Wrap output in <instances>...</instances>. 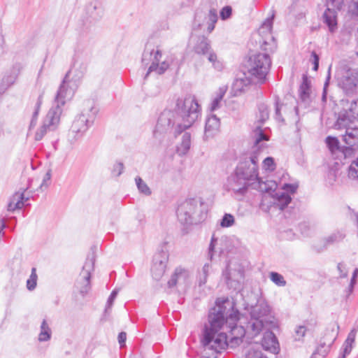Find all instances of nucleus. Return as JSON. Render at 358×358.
<instances>
[{"instance_id": "obj_39", "label": "nucleus", "mask_w": 358, "mask_h": 358, "mask_svg": "<svg viewBox=\"0 0 358 358\" xmlns=\"http://www.w3.org/2000/svg\"><path fill=\"white\" fill-rule=\"evenodd\" d=\"M259 110V120L258 121L263 124L269 117V110L267 105L265 103H260L258 106Z\"/></svg>"}, {"instance_id": "obj_17", "label": "nucleus", "mask_w": 358, "mask_h": 358, "mask_svg": "<svg viewBox=\"0 0 358 358\" xmlns=\"http://www.w3.org/2000/svg\"><path fill=\"white\" fill-rule=\"evenodd\" d=\"M222 277L230 289L238 290L241 287V280L244 278V271L241 268L231 269L229 265H227L222 273Z\"/></svg>"}, {"instance_id": "obj_1", "label": "nucleus", "mask_w": 358, "mask_h": 358, "mask_svg": "<svg viewBox=\"0 0 358 358\" xmlns=\"http://www.w3.org/2000/svg\"><path fill=\"white\" fill-rule=\"evenodd\" d=\"M175 112L163 111L158 118L154 131V136L160 138L161 135L173 129L176 136L189 129L201 115V107L195 96L191 94L179 97L176 100Z\"/></svg>"}, {"instance_id": "obj_14", "label": "nucleus", "mask_w": 358, "mask_h": 358, "mask_svg": "<svg viewBox=\"0 0 358 358\" xmlns=\"http://www.w3.org/2000/svg\"><path fill=\"white\" fill-rule=\"evenodd\" d=\"M93 270V262L87 259L83 266V270L80 272L79 277L76 281V287L79 292L85 296L90 290V278L91 271Z\"/></svg>"}, {"instance_id": "obj_55", "label": "nucleus", "mask_w": 358, "mask_h": 358, "mask_svg": "<svg viewBox=\"0 0 358 358\" xmlns=\"http://www.w3.org/2000/svg\"><path fill=\"white\" fill-rule=\"evenodd\" d=\"M16 80V76H8L4 77L2 79L1 84L5 85V87L8 89L10 85H12Z\"/></svg>"}, {"instance_id": "obj_31", "label": "nucleus", "mask_w": 358, "mask_h": 358, "mask_svg": "<svg viewBox=\"0 0 358 358\" xmlns=\"http://www.w3.org/2000/svg\"><path fill=\"white\" fill-rule=\"evenodd\" d=\"M255 182H256L255 188L259 189V190L262 192L268 193L271 196L276 192L275 189L277 184L274 181L267 180L266 182H264L262 178H259V180H256Z\"/></svg>"}, {"instance_id": "obj_8", "label": "nucleus", "mask_w": 358, "mask_h": 358, "mask_svg": "<svg viewBox=\"0 0 358 358\" xmlns=\"http://www.w3.org/2000/svg\"><path fill=\"white\" fill-rule=\"evenodd\" d=\"M162 56V51L158 48L155 50L151 48L150 45L145 47L141 61L143 65L145 66H150L145 78H146L151 72H156L158 75H162L169 68L170 64L167 59L160 62Z\"/></svg>"}, {"instance_id": "obj_36", "label": "nucleus", "mask_w": 358, "mask_h": 358, "mask_svg": "<svg viewBox=\"0 0 358 358\" xmlns=\"http://www.w3.org/2000/svg\"><path fill=\"white\" fill-rule=\"evenodd\" d=\"M345 237L343 231H336L325 238L324 244L326 246L342 241Z\"/></svg>"}, {"instance_id": "obj_52", "label": "nucleus", "mask_w": 358, "mask_h": 358, "mask_svg": "<svg viewBox=\"0 0 358 358\" xmlns=\"http://www.w3.org/2000/svg\"><path fill=\"white\" fill-rule=\"evenodd\" d=\"M124 170V164L122 162H117L113 165L112 174L115 176H120Z\"/></svg>"}, {"instance_id": "obj_56", "label": "nucleus", "mask_w": 358, "mask_h": 358, "mask_svg": "<svg viewBox=\"0 0 358 358\" xmlns=\"http://www.w3.org/2000/svg\"><path fill=\"white\" fill-rule=\"evenodd\" d=\"M208 19L209 22L215 24L217 21V13L215 8H211L208 14Z\"/></svg>"}, {"instance_id": "obj_40", "label": "nucleus", "mask_w": 358, "mask_h": 358, "mask_svg": "<svg viewBox=\"0 0 358 358\" xmlns=\"http://www.w3.org/2000/svg\"><path fill=\"white\" fill-rule=\"evenodd\" d=\"M210 266L208 263H206L203 265L201 271L199 274V285L201 286L206 284L207 281V278L208 275V273L210 271Z\"/></svg>"}, {"instance_id": "obj_7", "label": "nucleus", "mask_w": 358, "mask_h": 358, "mask_svg": "<svg viewBox=\"0 0 358 358\" xmlns=\"http://www.w3.org/2000/svg\"><path fill=\"white\" fill-rule=\"evenodd\" d=\"M97 110L91 106L87 111L83 110L73 120L69 133L71 143L80 139L94 122Z\"/></svg>"}, {"instance_id": "obj_28", "label": "nucleus", "mask_w": 358, "mask_h": 358, "mask_svg": "<svg viewBox=\"0 0 358 358\" xmlns=\"http://www.w3.org/2000/svg\"><path fill=\"white\" fill-rule=\"evenodd\" d=\"M189 277V271L182 267L176 268L174 273L172 275L171 279L168 281L169 287L171 288L176 285L177 282L182 280L185 282Z\"/></svg>"}, {"instance_id": "obj_13", "label": "nucleus", "mask_w": 358, "mask_h": 358, "mask_svg": "<svg viewBox=\"0 0 358 358\" xmlns=\"http://www.w3.org/2000/svg\"><path fill=\"white\" fill-rule=\"evenodd\" d=\"M60 110L57 108H50L43 121L42 125L35 134L34 139L37 141L42 140L45 135L55 130L60 122Z\"/></svg>"}, {"instance_id": "obj_33", "label": "nucleus", "mask_w": 358, "mask_h": 358, "mask_svg": "<svg viewBox=\"0 0 358 358\" xmlns=\"http://www.w3.org/2000/svg\"><path fill=\"white\" fill-rule=\"evenodd\" d=\"M191 146V135L189 132H185L182 141L177 146V152L179 155H185L187 153Z\"/></svg>"}, {"instance_id": "obj_62", "label": "nucleus", "mask_w": 358, "mask_h": 358, "mask_svg": "<svg viewBox=\"0 0 358 358\" xmlns=\"http://www.w3.org/2000/svg\"><path fill=\"white\" fill-rule=\"evenodd\" d=\"M217 241V239L215 237V235H213L211 237L210 243L209 248H208V254H209V256L210 258H212V257H213V253L215 246Z\"/></svg>"}, {"instance_id": "obj_26", "label": "nucleus", "mask_w": 358, "mask_h": 358, "mask_svg": "<svg viewBox=\"0 0 358 358\" xmlns=\"http://www.w3.org/2000/svg\"><path fill=\"white\" fill-rule=\"evenodd\" d=\"M220 125V120L216 115H213L209 117L206 122L205 136L206 138L212 137L219 129Z\"/></svg>"}, {"instance_id": "obj_61", "label": "nucleus", "mask_w": 358, "mask_h": 358, "mask_svg": "<svg viewBox=\"0 0 358 358\" xmlns=\"http://www.w3.org/2000/svg\"><path fill=\"white\" fill-rule=\"evenodd\" d=\"M42 99H43V96L40 95L38 96L37 102L36 103V108H35V110H34V112L33 113L32 118H34V119L37 120L38 112H39L41 103H42Z\"/></svg>"}, {"instance_id": "obj_60", "label": "nucleus", "mask_w": 358, "mask_h": 358, "mask_svg": "<svg viewBox=\"0 0 358 358\" xmlns=\"http://www.w3.org/2000/svg\"><path fill=\"white\" fill-rule=\"evenodd\" d=\"M311 57H312V62L313 64V69L316 71H317V69L319 68V60H320L319 56L316 54L315 52L313 51L311 53Z\"/></svg>"}, {"instance_id": "obj_59", "label": "nucleus", "mask_w": 358, "mask_h": 358, "mask_svg": "<svg viewBox=\"0 0 358 358\" xmlns=\"http://www.w3.org/2000/svg\"><path fill=\"white\" fill-rule=\"evenodd\" d=\"M337 268L340 273V278H346L348 276V270L343 263H338Z\"/></svg>"}, {"instance_id": "obj_42", "label": "nucleus", "mask_w": 358, "mask_h": 358, "mask_svg": "<svg viewBox=\"0 0 358 358\" xmlns=\"http://www.w3.org/2000/svg\"><path fill=\"white\" fill-rule=\"evenodd\" d=\"M270 278L278 286L284 287L286 285V281L283 276L277 272H271L270 273Z\"/></svg>"}, {"instance_id": "obj_20", "label": "nucleus", "mask_w": 358, "mask_h": 358, "mask_svg": "<svg viewBox=\"0 0 358 358\" xmlns=\"http://www.w3.org/2000/svg\"><path fill=\"white\" fill-rule=\"evenodd\" d=\"M213 49L210 40L204 36H199L194 38L193 51L198 55L206 57Z\"/></svg>"}, {"instance_id": "obj_64", "label": "nucleus", "mask_w": 358, "mask_h": 358, "mask_svg": "<svg viewBox=\"0 0 358 358\" xmlns=\"http://www.w3.org/2000/svg\"><path fill=\"white\" fill-rule=\"evenodd\" d=\"M127 339V334L124 331L120 332L118 335V342L121 347H122Z\"/></svg>"}, {"instance_id": "obj_9", "label": "nucleus", "mask_w": 358, "mask_h": 358, "mask_svg": "<svg viewBox=\"0 0 358 358\" xmlns=\"http://www.w3.org/2000/svg\"><path fill=\"white\" fill-rule=\"evenodd\" d=\"M259 156L256 151L243 155L236 169L240 175L245 176L252 185L256 180H259Z\"/></svg>"}, {"instance_id": "obj_44", "label": "nucleus", "mask_w": 358, "mask_h": 358, "mask_svg": "<svg viewBox=\"0 0 358 358\" xmlns=\"http://www.w3.org/2000/svg\"><path fill=\"white\" fill-rule=\"evenodd\" d=\"M326 143L331 150L339 149V141L336 137L329 136L326 138Z\"/></svg>"}, {"instance_id": "obj_47", "label": "nucleus", "mask_w": 358, "mask_h": 358, "mask_svg": "<svg viewBox=\"0 0 358 358\" xmlns=\"http://www.w3.org/2000/svg\"><path fill=\"white\" fill-rule=\"evenodd\" d=\"M349 13L355 20H358V0L352 1L349 5Z\"/></svg>"}, {"instance_id": "obj_27", "label": "nucleus", "mask_w": 358, "mask_h": 358, "mask_svg": "<svg viewBox=\"0 0 358 358\" xmlns=\"http://www.w3.org/2000/svg\"><path fill=\"white\" fill-rule=\"evenodd\" d=\"M274 199V204L280 209L284 210L291 202L292 198L290 195L285 192H277L272 194Z\"/></svg>"}, {"instance_id": "obj_48", "label": "nucleus", "mask_w": 358, "mask_h": 358, "mask_svg": "<svg viewBox=\"0 0 358 358\" xmlns=\"http://www.w3.org/2000/svg\"><path fill=\"white\" fill-rule=\"evenodd\" d=\"M245 358H267L260 350L250 349L245 355Z\"/></svg>"}, {"instance_id": "obj_50", "label": "nucleus", "mask_w": 358, "mask_h": 358, "mask_svg": "<svg viewBox=\"0 0 358 358\" xmlns=\"http://www.w3.org/2000/svg\"><path fill=\"white\" fill-rule=\"evenodd\" d=\"M232 13V8L229 6H226L220 10V17L222 20H225L230 17Z\"/></svg>"}, {"instance_id": "obj_18", "label": "nucleus", "mask_w": 358, "mask_h": 358, "mask_svg": "<svg viewBox=\"0 0 358 358\" xmlns=\"http://www.w3.org/2000/svg\"><path fill=\"white\" fill-rule=\"evenodd\" d=\"M339 86L346 94H352L358 87V71L348 72L338 82Z\"/></svg>"}, {"instance_id": "obj_3", "label": "nucleus", "mask_w": 358, "mask_h": 358, "mask_svg": "<svg viewBox=\"0 0 358 358\" xmlns=\"http://www.w3.org/2000/svg\"><path fill=\"white\" fill-rule=\"evenodd\" d=\"M272 19H267L260 27L259 34L268 33L266 39L260 41L261 49L264 53H257L250 57L247 64L248 73L253 77L259 84H263L266 80V76L270 71L271 59L269 53L273 52L277 45L271 34Z\"/></svg>"}, {"instance_id": "obj_43", "label": "nucleus", "mask_w": 358, "mask_h": 358, "mask_svg": "<svg viewBox=\"0 0 358 358\" xmlns=\"http://www.w3.org/2000/svg\"><path fill=\"white\" fill-rule=\"evenodd\" d=\"M348 176L352 179L358 178V158L354 160L349 166Z\"/></svg>"}, {"instance_id": "obj_35", "label": "nucleus", "mask_w": 358, "mask_h": 358, "mask_svg": "<svg viewBox=\"0 0 358 358\" xmlns=\"http://www.w3.org/2000/svg\"><path fill=\"white\" fill-rule=\"evenodd\" d=\"M227 89V87H222L219 88V90L216 92L215 97L213 99L210 104L211 111H215L220 108L221 102L226 94Z\"/></svg>"}, {"instance_id": "obj_45", "label": "nucleus", "mask_w": 358, "mask_h": 358, "mask_svg": "<svg viewBox=\"0 0 358 358\" xmlns=\"http://www.w3.org/2000/svg\"><path fill=\"white\" fill-rule=\"evenodd\" d=\"M234 224V217L231 214L226 213L223 216L220 225L222 227H229Z\"/></svg>"}, {"instance_id": "obj_29", "label": "nucleus", "mask_w": 358, "mask_h": 358, "mask_svg": "<svg viewBox=\"0 0 358 358\" xmlns=\"http://www.w3.org/2000/svg\"><path fill=\"white\" fill-rule=\"evenodd\" d=\"M24 192H16L10 199L7 209L8 211H14L20 209L24 206Z\"/></svg>"}, {"instance_id": "obj_25", "label": "nucleus", "mask_w": 358, "mask_h": 358, "mask_svg": "<svg viewBox=\"0 0 358 358\" xmlns=\"http://www.w3.org/2000/svg\"><path fill=\"white\" fill-rule=\"evenodd\" d=\"M310 81L307 76H303L302 83H301L299 89V94L301 101L305 103H308L310 101Z\"/></svg>"}, {"instance_id": "obj_30", "label": "nucleus", "mask_w": 358, "mask_h": 358, "mask_svg": "<svg viewBox=\"0 0 358 358\" xmlns=\"http://www.w3.org/2000/svg\"><path fill=\"white\" fill-rule=\"evenodd\" d=\"M338 329H339V326L337 324V331L334 334V337L331 338L327 342H326L325 341H321L320 345L316 348L315 352L313 353V355H320L324 357L328 354L331 346L332 345V344L334 343V341L336 339Z\"/></svg>"}, {"instance_id": "obj_4", "label": "nucleus", "mask_w": 358, "mask_h": 358, "mask_svg": "<svg viewBox=\"0 0 358 358\" xmlns=\"http://www.w3.org/2000/svg\"><path fill=\"white\" fill-rule=\"evenodd\" d=\"M234 306V303L228 298L217 299L215 306L209 310L208 324H205L203 332H218L227 328L234 334V331L241 328L236 324L239 312Z\"/></svg>"}, {"instance_id": "obj_53", "label": "nucleus", "mask_w": 358, "mask_h": 358, "mask_svg": "<svg viewBox=\"0 0 358 358\" xmlns=\"http://www.w3.org/2000/svg\"><path fill=\"white\" fill-rule=\"evenodd\" d=\"M327 8L341 9L342 7L341 0H327L326 1Z\"/></svg>"}, {"instance_id": "obj_21", "label": "nucleus", "mask_w": 358, "mask_h": 358, "mask_svg": "<svg viewBox=\"0 0 358 358\" xmlns=\"http://www.w3.org/2000/svg\"><path fill=\"white\" fill-rule=\"evenodd\" d=\"M252 83L259 84L256 80L250 76L247 72H243L238 75L234 82L233 87L236 92H243L245 87Z\"/></svg>"}, {"instance_id": "obj_57", "label": "nucleus", "mask_w": 358, "mask_h": 358, "mask_svg": "<svg viewBox=\"0 0 358 358\" xmlns=\"http://www.w3.org/2000/svg\"><path fill=\"white\" fill-rule=\"evenodd\" d=\"M297 188H298V185H296V184L285 183V184H284V185L282 187V189L284 190H285L287 192V193L289 192L291 194L295 193Z\"/></svg>"}, {"instance_id": "obj_2", "label": "nucleus", "mask_w": 358, "mask_h": 358, "mask_svg": "<svg viewBox=\"0 0 358 358\" xmlns=\"http://www.w3.org/2000/svg\"><path fill=\"white\" fill-rule=\"evenodd\" d=\"M276 323L271 308L264 300H259L252 306L250 311V319L246 323V329L253 336H257L263 329H268L262 338V346L266 350L276 354L279 351V343L275 334L270 331Z\"/></svg>"}, {"instance_id": "obj_37", "label": "nucleus", "mask_w": 358, "mask_h": 358, "mask_svg": "<svg viewBox=\"0 0 358 358\" xmlns=\"http://www.w3.org/2000/svg\"><path fill=\"white\" fill-rule=\"evenodd\" d=\"M52 334L51 329L49 327L45 320H43L41 325V332L38 335V340L41 342L48 341L50 339Z\"/></svg>"}, {"instance_id": "obj_63", "label": "nucleus", "mask_w": 358, "mask_h": 358, "mask_svg": "<svg viewBox=\"0 0 358 358\" xmlns=\"http://www.w3.org/2000/svg\"><path fill=\"white\" fill-rule=\"evenodd\" d=\"M354 342L349 341L348 339H346L343 343V351L345 352V354H350L352 348V344Z\"/></svg>"}, {"instance_id": "obj_58", "label": "nucleus", "mask_w": 358, "mask_h": 358, "mask_svg": "<svg viewBox=\"0 0 358 358\" xmlns=\"http://www.w3.org/2000/svg\"><path fill=\"white\" fill-rule=\"evenodd\" d=\"M306 331V328L305 326H299L295 333H296V340H300L305 336Z\"/></svg>"}, {"instance_id": "obj_41", "label": "nucleus", "mask_w": 358, "mask_h": 358, "mask_svg": "<svg viewBox=\"0 0 358 358\" xmlns=\"http://www.w3.org/2000/svg\"><path fill=\"white\" fill-rule=\"evenodd\" d=\"M37 274L35 268H32L29 278L27 280V287L29 290H34L36 287Z\"/></svg>"}, {"instance_id": "obj_49", "label": "nucleus", "mask_w": 358, "mask_h": 358, "mask_svg": "<svg viewBox=\"0 0 358 358\" xmlns=\"http://www.w3.org/2000/svg\"><path fill=\"white\" fill-rule=\"evenodd\" d=\"M117 293H118V291L116 289L113 290L112 292L110 293V294L108 299L106 307L105 309L106 313H107L108 310L111 308V306H113V301H114L115 299L116 298Z\"/></svg>"}, {"instance_id": "obj_22", "label": "nucleus", "mask_w": 358, "mask_h": 358, "mask_svg": "<svg viewBox=\"0 0 358 358\" xmlns=\"http://www.w3.org/2000/svg\"><path fill=\"white\" fill-rule=\"evenodd\" d=\"M252 136L254 140L252 151H256L259 155L260 150L264 148L263 141H268V137L266 135L261 128V125H257L252 131Z\"/></svg>"}, {"instance_id": "obj_24", "label": "nucleus", "mask_w": 358, "mask_h": 358, "mask_svg": "<svg viewBox=\"0 0 358 358\" xmlns=\"http://www.w3.org/2000/svg\"><path fill=\"white\" fill-rule=\"evenodd\" d=\"M339 10L327 8L323 14L324 22L331 32H334L337 29V11Z\"/></svg>"}, {"instance_id": "obj_32", "label": "nucleus", "mask_w": 358, "mask_h": 358, "mask_svg": "<svg viewBox=\"0 0 358 358\" xmlns=\"http://www.w3.org/2000/svg\"><path fill=\"white\" fill-rule=\"evenodd\" d=\"M87 10L92 17L94 20H99L103 15L104 6L102 2L94 1L88 6Z\"/></svg>"}, {"instance_id": "obj_10", "label": "nucleus", "mask_w": 358, "mask_h": 358, "mask_svg": "<svg viewBox=\"0 0 358 358\" xmlns=\"http://www.w3.org/2000/svg\"><path fill=\"white\" fill-rule=\"evenodd\" d=\"M342 110L335 124V128L346 127L354 120L358 121V98L354 99H342Z\"/></svg>"}, {"instance_id": "obj_6", "label": "nucleus", "mask_w": 358, "mask_h": 358, "mask_svg": "<svg viewBox=\"0 0 358 358\" xmlns=\"http://www.w3.org/2000/svg\"><path fill=\"white\" fill-rule=\"evenodd\" d=\"M207 209L201 198L188 199L181 202L177 208L178 221L182 224H193L206 219Z\"/></svg>"}, {"instance_id": "obj_38", "label": "nucleus", "mask_w": 358, "mask_h": 358, "mask_svg": "<svg viewBox=\"0 0 358 358\" xmlns=\"http://www.w3.org/2000/svg\"><path fill=\"white\" fill-rule=\"evenodd\" d=\"M135 182L140 193L150 196L152 194L151 189L140 176L135 178Z\"/></svg>"}, {"instance_id": "obj_54", "label": "nucleus", "mask_w": 358, "mask_h": 358, "mask_svg": "<svg viewBox=\"0 0 358 358\" xmlns=\"http://www.w3.org/2000/svg\"><path fill=\"white\" fill-rule=\"evenodd\" d=\"M330 78H331L330 70H329L326 81L324 84L323 92H322V100L324 103L327 102V87L329 84Z\"/></svg>"}, {"instance_id": "obj_16", "label": "nucleus", "mask_w": 358, "mask_h": 358, "mask_svg": "<svg viewBox=\"0 0 358 358\" xmlns=\"http://www.w3.org/2000/svg\"><path fill=\"white\" fill-rule=\"evenodd\" d=\"M250 182L246 178L240 175L238 172L235 170L234 173L231 174L227 179V187L228 190L233 191L235 193L244 194L246 192Z\"/></svg>"}, {"instance_id": "obj_23", "label": "nucleus", "mask_w": 358, "mask_h": 358, "mask_svg": "<svg viewBox=\"0 0 358 358\" xmlns=\"http://www.w3.org/2000/svg\"><path fill=\"white\" fill-rule=\"evenodd\" d=\"M345 133L343 135V141L346 145V151L350 150L351 148L358 144V128L345 127Z\"/></svg>"}, {"instance_id": "obj_5", "label": "nucleus", "mask_w": 358, "mask_h": 358, "mask_svg": "<svg viewBox=\"0 0 358 358\" xmlns=\"http://www.w3.org/2000/svg\"><path fill=\"white\" fill-rule=\"evenodd\" d=\"M245 331L243 328H240L236 331H234V334L229 331V336H227L226 333H219V331L203 332L202 343L206 354H207V350L219 353L227 347L233 348L239 345L243 341L242 338Z\"/></svg>"}, {"instance_id": "obj_51", "label": "nucleus", "mask_w": 358, "mask_h": 358, "mask_svg": "<svg viewBox=\"0 0 358 358\" xmlns=\"http://www.w3.org/2000/svg\"><path fill=\"white\" fill-rule=\"evenodd\" d=\"M51 180V171L48 170L47 173L45 174L43 178V181L40 185V189L43 191V189H46L49 185Z\"/></svg>"}, {"instance_id": "obj_19", "label": "nucleus", "mask_w": 358, "mask_h": 358, "mask_svg": "<svg viewBox=\"0 0 358 358\" xmlns=\"http://www.w3.org/2000/svg\"><path fill=\"white\" fill-rule=\"evenodd\" d=\"M87 71V65L84 63L76 62L73 67L68 71L65 75V78L70 80L72 83H76L78 87L79 84Z\"/></svg>"}, {"instance_id": "obj_34", "label": "nucleus", "mask_w": 358, "mask_h": 358, "mask_svg": "<svg viewBox=\"0 0 358 358\" xmlns=\"http://www.w3.org/2000/svg\"><path fill=\"white\" fill-rule=\"evenodd\" d=\"M206 57L215 71L220 72L224 69V65L222 60L218 58L214 50L209 53Z\"/></svg>"}, {"instance_id": "obj_11", "label": "nucleus", "mask_w": 358, "mask_h": 358, "mask_svg": "<svg viewBox=\"0 0 358 358\" xmlns=\"http://www.w3.org/2000/svg\"><path fill=\"white\" fill-rule=\"evenodd\" d=\"M78 87L76 85V83H72L70 80H68L67 78L64 77L57 92L55 97L54 105L51 108H58L60 110L59 115L61 116L62 113V107L64 106L68 101L73 98Z\"/></svg>"}, {"instance_id": "obj_12", "label": "nucleus", "mask_w": 358, "mask_h": 358, "mask_svg": "<svg viewBox=\"0 0 358 358\" xmlns=\"http://www.w3.org/2000/svg\"><path fill=\"white\" fill-rule=\"evenodd\" d=\"M78 87L76 85V83H72L70 80H68L67 78L64 77L57 92L55 97L54 105L51 108H58L60 110L59 115L61 116L62 113V107L64 106L68 101L73 98Z\"/></svg>"}, {"instance_id": "obj_15", "label": "nucleus", "mask_w": 358, "mask_h": 358, "mask_svg": "<svg viewBox=\"0 0 358 358\" xmlns=\"http://www.w3.org/2000/svg\"><path fill=\"white\" fill-rule=\"evenodd\" d=\"M169 255L167 252L162 250L154 255L151 273L155 280H159L164 275Z\"/></svg>"}, {"instance_id": "obj_46", "label": "nucleus", "mask_w": 358, "mask_h": 358, "mask_svg": "<svg viewBox=\"0 0 358 358\" xmlns=\"http://www.w3.org/2000/svg\"><path fill=\"white\" fill-rule=\"evenodd\" d=\"M262 167L266 171H273L275 169V164L273 157L265 158L262 163Z\"/></svg>"}]
</instances>
